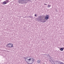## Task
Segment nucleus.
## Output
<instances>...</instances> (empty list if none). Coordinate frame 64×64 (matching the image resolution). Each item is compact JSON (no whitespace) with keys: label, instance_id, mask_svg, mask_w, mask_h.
Masks as SVG:
<instances>
[{"label":"nucleus","instance_id":"1","mask_svg":"<svg viewBox=\"0 0 64 64\" xmlns=\"http://www.w3.org/2000/svg\"><path fill=\"white\" fill-rule=\"evenodd\" d=\"M24 59H25L26 63L28 64H32L35 61L34 59L31 57L24 58Z\"/></svg>","mask_w":64,"mask_h":64},{"label":"nucleus","instance_id":"2","mask_svg":"<svg viewBox=\"0 0 64 64\" xmlns=\"http://www.w3.org/2000/svg\"><path fill=\"white\" fill-rule=\"evenodd\" d=\"M26 0H19L18 3L20 4H25L26 3L27 4V2H26Z\"/></svg>","mask_w":64,"mask_h":64},{"label":"nucleus","instance_id":"3","mask_svg":"<svg viewBox=\"0 0 64 64\" xmlns=\"http://www.w3.org/2000/svg\"><path fill=\"white\" fill-rule=\"evenodd\" d=\"M54 64H64L62 62H60L58 61H54Z\"/></svg>","mask_w":64,"mask_h":64},{"label":"nucleus","instance_id":"4","mask_svg":"<svg viewBox=\"0 0 64 64\" xmlns=\"http://www.w3.org/2000/svg\"><path fill=\"white\" fill-rule=\"evenodd\" d=\"M43 18H42V16H40V17L38 18L37 19L38 21H41L42 19Z\"/></svg>","mask_w":64,"mask_h":64},{"label":"nucleus","instance_id":"5","mask_svg":"<svg viewBox=\"0 0 64 64\" xmlns=\"http://www.w3.org/2000/svg\"><path fill=\"white\" fill-rule=\"evenodd\" d=\"M40 21H41V22H42V23H44L46 22V21H45V19H43V18Z\"/></svg>","mask_w":64,"mask_h":64},{"label":"nucleus","instance_id":"6","mask_svg":"<svg viewBox=\"0 0 64 64\" xmlns=\"http://www.w3.org/2000/svg\"><path fill=\"white\" fill-rule=\"evenodd\" d=\"M49 15H48L47 14L46 15V17H45V19H46V20H47L49 18Z\"/></svg>","mask_w":64,"mask_h":64},{"label":"nucleus","instance_id":"7","mask_svg":"<svg viewBox=\"0 0 64 64\" xmlns=\"http://www.w3.org/2000/svg\"><path fill=\"white\" fill-rule=\"evenodd\" d=\"M6 47H11V46H10V43L6 45Z\"/></svg>","mask_w":64,"mask_h":64},{"label":"nucleus","instance_id":"8","mask_svg":"<svg viewBox=\"0 0 64 64\" xmlns=\"http://www.w3.org/2000/svg\"><path fill=\"white\" fill-rule=\"evenodd\" d=\"M7 2H6V1H4V2H2V4L3 5H5V4H7Z\"/></svg>","mask_w":64,"mask_h":64},{"label":"nucleus","instance_id":"9","mask_svg":"<svg viewBox=\"0 0 64 64\" xmlns=\"http://www.w3.org/2000/svg\"><path fill=\"white\" fill-rule=\"evenodd\" d=\"M10 47H12L13 46V44L10 43Z\"/></svg>","mask_w":64,"mask_h":64},{"label":"nucleus","instance_id":"10","mask_svg":"<svg viewBox=\"0 0 64 64\" xmlns=\"http://www.w3.org/2000/svg\"><path fill=\"white\" fill-rule=\"evenodd\" d=\"M37 62L38 63H40L41 62V60H38L37 61Z\"/></svg>","mask_w":64,"mask_h":64},{"label":"nucleus","instance_id":"11","mask_svg":"<svg viewBox=\"0 0 64 64\" xmlns=\"http://www.w3.org/2000/svg\"><path fill=\"white\" fill-rule=\"evenodd\" d=\"M60 48V51H63V48Z\"/></svg>","mask_w":64,"mask_h":64},{"label":"nucleus","instance_id":"12","mask_svg":"<svg viewBox=\"0 0 64 64\" xmlns=\"http://www.w3.org/2000/svg\"><path fill=\"white\" fill-rule=\"evenodd\" d=\"M51 5H48L47 7L48 8H50L51 7Z\"/></svg>","mask_w":64,"mask_h":64},{"label":"nucleus","instance_id":"13","mask_svg":"<svg viewBox=\"0 0 64 64\" xmlns=\"http://www.w3.org/2000/svg\"><path fill=\"white\" fill-rule=\"evenodd\" d=\"M5 1H6V3L7 2V3L8 2V0H6Z\"/></svg>","mask_w":64,"mask_h":64},{"label":"nucleus","instance_id":"14","mask_svg":"<svg viewBox=\"0 0 64 64\" xmlns=\"http://www.w3.org/2000/svg\"><path fill=\"white\" fill-rule=\"evenodd\" d=\"M34 16H35V17L37 16V15H36V14H35V15H34Z\"/></svg>","mask_w":64,"mask_h":64},{"label":"nucleus","instance_id":"15","mask_svg":"<svg viewBox=\"0 0 64 64\" xmlns=\"http://www.w3.org/2000/svg\"><path fill=\"white\" fill-rule=\"evenodd\" d=\"M47 4H44V5H47Z\"/></svg>","mask_w":64,"mask_h":64},{"label":"nucleus","instance_id":"16","mask_svg":"<svg viewBox=\"0 0 64 64\" xmlns=\"http://www.w3.org/2000/svg\"><path fill=\"white\" fill-rule=\"evenodd\" d=\"M46 55H47V56H49V55L48 54V55H47V54H46Z\"/></svg>","mask_w":64,"mask_h":64},{"label":"nucleus","instance_id":"17","mask_svg":"<svg viewBox=\"0 0 64 64\" xmlns=\"http://www.w3.org/2000/svg\"><path fill=\"white\" fill-rule=\"evenodd\" d=\"M50 62H51V61L50 60Z\"/></svg>","mask_w":64,"mask_h":64},{"label":"nucleus","instance_id":"18","mask_svg":"<svg viewBox=\"0 0 64 64\" xmlns=\"http://www.w3.org/2000/svg\"><path fill=\"white\" fill-rule=\"evenodd\" d=\"M29 17H31V16H29Z\"/></svg>","mask_w":64,"mask_h":64},{"label":"nucleus","instance_id":"19","mask_svg":"<svg viewBox=\"0 0 64 64\" xmlns=\"http://www.w3.org/2000/svg\"><path fill=\"white\" fill-rule=\"evenodd\" d=\"M44 55H45V54H44Z\"/></svg>","mask_w":64,"mask_h":64}]
</instances>
